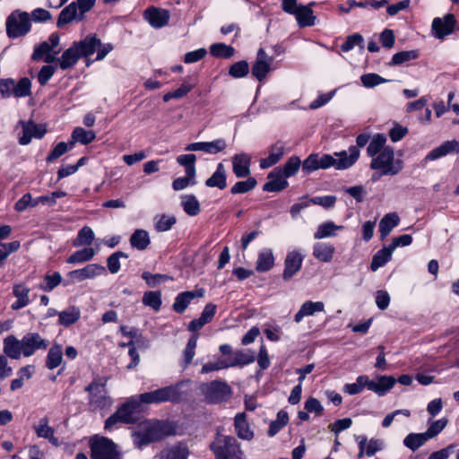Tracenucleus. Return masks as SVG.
I'll use <instances>...</instances> for the list:
<instances>
[{"label":"nucleus","mask_w":459,"mask_h":459,"mask_svg":"<svg viewBox=\"0 0 459 459\" xmlns=\"http://www.w3.org/2000/svg\"><path fill=\"white\" fill-rule=\"evenodd\" d=\"M343 226L336 225L333 221H326L320 224L317 227L316 231L314 234L315 239H322L325 238H331L336 236V230H342Z\"/></svg>","instance_id":"obj_41"},{"label":"nucleus","mask_w":459,"mask_h":459,"mask_svg":"<svg viewBox=\"0 0 459 459\" xmlns=\"http://www.w3.org/2000/svg\"><path fill=\"white\" fill-rule=\"evenodd\" d=\"M143 303L159 311L161 307V293L160 291H148L145 292L143 298Z\"/></svg>","instance_id":"obj_58"},{"label":"nucleus","mask_w":459,"mask_h":459,"mask_svg":"<svg viewBox=\"0 0 459 459\" xmlns=\"http://www.w3.org/2000/svg\"><path fill=\"white\" fill-rule=\"evenodd\" d=\"M31 94V82L28 77H23L14 82L13 95L16 98H24Z\"/></svg>","instance_id":"obj_54"},{"label":"nucleus","mask_w":459,"mask_h":459,"mask_svg":"<svg viewBox=\"0 0 459 459\" xmlns=\"http://www.w3.org/2000/svg\"><path fill=\"white\" fill-rule=\"evenodd\" d=\"M81 317V311L78 307L73 306L59 313V324L64 326H69L76 323Z\"/></svg>","instance_id":"obj_44"},{"label":"nucleus","mask_w":459,"mask_h":459,"mask_svg":"<svg viewBox=\"0 0 459 459\" xmlns=\"http://www.w3.org/2000/svg\"><path fill=\"white\" fill-rule=\"evenodd\" d=\"M107 383V377H99L85 386L84 391L89 394V406L91 411H102L111 407L113 400L108 394Z\"/></svg>","instance_id":"obj_3"},{"label":"nucleus","mask_w":459,"mask_h":459,"mask_svg":"<svg viewBox=\"0 0 459 459\" xmlns=\"http://www.w3.org/2000/svg\"><path fill=\"white\" fill-rule=\"evenodd\" d=\"M187 455L188 450L186 446L180 444L163 450L160 453V459H186Z\"/></svg>","instance_id":"obj_51"},{"label":"nucleus","mask_w":459,"mask_h":459,"mask_svg":"<svg viewBox=\"0 0 459 459\" xmlns=\"http://www.w3.org/2000/svg\"><path fill=\"white\" fill-rule=\"evenodd\" d=\"M427 441H429V438L424 432L410 433L403 439V445L411 451H415L422 446Z\"/></svg>","instance_id":"obj_48"},{"label":"nucleus","mask_w":459,"mask_h":459,"mask_svg":"<svg viewBox=\"0 0 459 459\" xmlns=\"http://www.w3.org/2000/svg\"><path fill=\"white\" fill-rule=\"evenodd\" d=\"M30 18L27 12L13 11L6 20V33L9 38L16 39L30 30Z\"/></svg>","instance_id":"obj_9"},{"label":"nucleus","mask_w":459,"mask_h":459,"mask_svg":"<svg viewBox=\"0 0 459 459\" xmlns=\"http://www.w3.org/2000/svg\"><path fill=\"white\" fill-rule=\"evenodd\" d=\"M333 156L330 154H324L323 156L318 155L319 169H328L334 167L337 169H346L351 167L359 157V150L355 146L349 148V154L346 151L341 152H334Z\"/></svg>","instance_id":"obj_5"},{"label":"nucleus","mask_w":459,"mask_h":459,"mask_svg":"<svg viewBox=\"0 0 459 459\" xmlns=\"http://www.w3.org/2000/svg\"><path fill=\"white\" fill-rule=\"evenodd\" d=\"M22 135L19 136V143L22 145L29 144L32 138L41 139L47 132L44 126L31 121L22 122Z\"/></svg>","instance_id":"obj_16"},{"label":"nucleus","mask_w":459,"mask_h":459,"mask_svg":"<svg viewBox=\"0 0 459 459\" xmlns=\"http://www.w3.org/2000/svg\"><path fill=\"white\" fill-rule=\"evenodd\" d=\"M335 253L333 245L325 242H317L313 246V255L316 259L323 263H329Z\"/></svg>","instance_id":"obj_31"},{"label":"nucleus","mask_w":459,"mask_h":459,"mask_svg":"<svg viewBox=\"0 0 459 459\" xmlns=\"http://www.w3.org/2000/svg\"><path fill=\"white\" fill-rule=\"evenodd\" d=\"M229 368L230 367L228 359L219 358L216 361L204 364L201 368V374H208L212 371H219Z\"/></svg>","instance_id":"obj_60"},{"label":"nucleus","mask_w":459,"mask_h":459,"mask_svg":"<svg viewBox=\"0 0 459 459\" xmlns=\"http://www.w3.org/2000/svg\"><path fill=\"white\" fill-rule=\"evenodd\" d=\"M451 153H459V142L456 140L446 141L434 148L426 155L424 160H435Z\"/></svg>","instance_id":"obj_21"},{"label":"nucleus","mask_w":459,"mask_h":459,"mask_svg":"<svg viewBox=\"0 0 459 459\" xmlns=\"http://www.w3.org/2000/svg\"><path fill=\"white\" fill-rule=\"evenodd\" d=\"M169 435L168 425L160 420L142 422L132 433L134 445L142 449L143 446L161 440Z\"/></svg>","instance_id":"obj_1"},{"label":"nucleus","mask_w":459,"mask_h":459,"mask_svg":"<svg viewBox=\"0 0 459 459\" xmlns=\"http://www.w3.org/2000/svg\"><path fill=\"white\" fill-rule=\"evenodd\" d=\"M210 53L214 57L228 59L234 56L235 49L224 43H214L210 46Z\"/></svg>","instance_id":"obj_49"},{"label":"nucleus","mask_w":459,"mask_h":459,"mask_svg":"<svg viewBox=\"0 0 459 459\" xmlns=\"http://www.w3.org/2000/svg\"><path fill=\"white\" fill-rule=\"evenodd\" d=\"M204 295V290L203 289L194 290V291H184L178 294L175 299V301L172 305V307L175 312L178 314H182L191 301L195 298H203Z\"/></svg>","instance_id":"obj_23"},{"label":"nucleus","mask_w":459,"mask_h":459,"mask_svg":"<svg viewBox=\"0 0 459 459\" xmlns=\"http://www.w3.org/2000/svg\"><path fill=\"white\" fill-rule=\"evenodd\" d=\"M130 245L138 249V250H144L147 248V247L150 244V238L149 234L144 230H136L131 236L130 239Z\"/></svg>","instance_id":"obj_43"},{"label":"nucleus","mask_w":459,"mask_h":459,"mask_svg":"<svg viewBox=\"0 0 459 459\" xmlns=\"http://www.w3.org/2000/svg\"><path fill=\"white\" fill-rule=\"evenodd\" d=\"M74 149V143L70 141L68 143L60 142L58 143L52 152L49 153V155L47 157V161L51 162L59 157H61L63 154H65L66 152L71 151Z\"/></svg>","instance_id":"obj_59"},{"label":"nucleus","mask_w":459,"mask_h":459,"mask_svg":"<svg viewBox=\"0 0 459 459\" xmlns=\"http://www.w3.org/2000/svg\"><path fill=\"white\" fill-rule=\"evenodd\" d=\"M216 459H242V451L234 437L218 436L211 444Z\"/></svg>","instance_id":"obj_7"},{"label":"nucleus","mask_w":459,"mask_h":459,"mask_svg":"<svg viewBox=\"0 0 459 459\" xmlns=\"http://www.w3.org/2000/svg\"><path fill=\"white\" fill-rule=\"evenodd\" d=\"M91 459H123L118 446L106 437L94 436L90 440Z\"/></svg>","instance_id":"obj_6"},{"label":"nucleus","mask_w":459,"mask_h":459,"mask_svg":"<svg viewBox=\"0 0 459 459\" xmlns=\"http://www.w3.org/2000/svg\"><path fill=\"white\" fill-rule=\"evenodd\" d=\"M393 255L392 249L388 247H384L380 250H378L373 256L370 269L373 272H376L380 267L384 266L388 261L391 260Z\"/></svg>","instance_id":"obj_40"},{"label":"nucleus","mask_w":459,"mask_h":459,"mask_svg":"<svg viewBox=\"0 0 459 459\" xmlns=\"http://www.w3.org/2000/svg\"><path fill=\"white\" fill-rule=\"evenodd\" d=\"M283 154L284 145L281 143H276L271 146L268 157L260 160V168L264 169L275 165Z\"/></svg>","instance_id":"obj_32"},{"label":"nucleus","mask_w":459,"mask_h":459,"mask_svg":"<svg viewBox=\"0 0 459 459\" xmlns=\"http://www.w3.org/2000/svg\"><path fill=\"white\" fill-rule=\"evenodd\" d=\"M61 282L64 283L60 273L56 272L53 274H47L44 278V284L40 286L41 290L47 292L52 291Z\"/></svg>","instance_id":"obj_63"},{"label":"nucleus","mask_w":459,"mask_h":459,"mask_svg":"<svg viewBox=\"0 0 459 459\" xmlns=\"http://www.w3.org/2000/svg\"><path fill=\"white\" fill-rule=\"evenodd\" d=\"M95 254L96 252L92 247H85L73 253L66 259V263L72 264L85 263L91 261L94 257Z\"/></svg>","instance_id":"obj_46"},{"label":"nucleus","mask_w":459,"mask_h":459,"mask_svg":"<svg viewBox=\"0 0 459 459\" xmlns=\"http://www.w3.org/2000/svg\"><path fill=\"white\" fill-rule=\"evenodd\" d=\"M370 168L380 170L381 176H394L403 169V162L400 159H395L394 148L387 146L372 158Z\"/></svg>","instance_id":"obj_4"},{"label":"nucleus","mask_w":459,"mask_h":459,"mask_svg":"<svg viewBox=\"0 0 459 459\" xmlns=\"http://www.w3.org/2000/svg\"><path fill=\"white\" fill-rule=\"evenodd\" d=\"M419 52L418 50H406L395 53L392 60L389 62V65H400L403 63L414 60L418 58Z\"/></svg>","instance_id":"obj_56"},{"label":"nucleus","mask_w":459,"mask_h":459,"mask_svg":"<svg viewBox=\"0 0 459 459\" xmlns=\"http://www.w3.org/2000/svg\"><path fill=\"white\" fill-rule=\"evenodd\" d=\"M274 264V256L270 248L262 250L257 257L255 269L260 273L268 272Z\"/></svg>","instance_id":"obj_38"},{"label":"nucleus","mask_w":459,"mask_h":459,"mask_svg":"<svg viewBox=\"0 0 459 459\" xmlns=\"http://www.w3.org/2000/svg\"><path fill=\"white\" fill-rule=\"evenodd\" d=\"M195 154H182L177 158V162L185 168L186 175L189 177H195Z\"/></svg>","instance_id":"obj_53"},{"label":"nucleus","mask_w":459,"mask_h":459,"mask_svg":"<svg viewBox=\"0 0 459 459\" xmlns=\"http://www.w3.org/2000/svg\"><path fill=\"white\" fill-rule=\"evenodd\" d=\"M455 23V16L447 13L444 18H435L432 22V30L438 39H443L452 33Z\"/></svg>","instance_id":"obj_20"},{"label":"nucleus","mask_w":459,"mask_h":459,"mask_svg":"<svg viewBox=\"0 0 459 459\" xmlns=\"http://www.w3.org/2000/svg\"><path fill=\"white\" fill-rule=\"evenodd\" d=\"M96 138V134L91 130H85L82 127H75L71 135V143H74V146L76 143H80L82 144H89L94 141Z\"/></svg>","instance_id":"obj_39"},{"label":"nucleus","mask_w":459,"mask_h":459,"mask_svg":"<svg viewBox=\"0 0 459 459\" xmlns=\"http://www.w3.org/2000/svg\"><path fill=\"white\" fill-rule=\"evenodd\" d=\"M386 143V137L383 134H377L370 140L368 146L367 148V153L369 157L374 158L376 155L379 154L383 149H385Z\"/></svg>","instance_id":"obj_45"},{"label":"nucleus","mask_w":459,"mask_h":459,"mask_svg":"<svg viewBox=\"0 0 459 459\" xmlns=\"http://www.w3.org/2000/svg\"><path fill=\"white\" fill-rule=\"evenodd\" d=\"M120 416L124 420V424H133L138 420V413L140 411L139 401L133 396L124 403L117 409Z\"/></svg>","instance_id":"obj_17"},{"label":"nucleus","mask_w":459,"mask_h":459,"mask_svg":"<svg viewBox=\"0 0 459 459\" xmlns=\"http://www.w3.org/2000/svg\"><path fill=\"white\" fill-rule=\"evenodd\" d=\"M325 312V304L322 301H305L294 316V321L300 323L305 316H311L316 313Z\"/></svg>","instance_id":"obj_26"},{"label":"nucleus","mask_w":459,"mask_h":459,"mask_svg":"<svg viewBox=\"0 0 459 459\" xmlns=\"http://www.w3.org/2000/svg\"><path fill=\"white\" fill-rule=\"evenodd\" d=\"M106 272V268L99 264H88L82 268L70 271L67 280L64 281V286L82 282L85 280L94 279Z\"/></svg>","instance_id":"obj_11"},{"label":"nucleus","mask_w":459,"mask_h":459,"mask_svg":"<svg viewBox=\"0 0 459 459\" xmlns=\"http://www.w3.org/2000/svg\"><path fill=\"white\" fill-rule=\"evenodd\" d=\"M188 383L189 380L180 381L175 385L158 388L152 392H146L134 397L137 399V401H139L140 406L141 403L151 404L166 402L177 403L179 402L184 395L182 387Z\"/></svg>","instance_id":"obj_2"},{"label":"nucleus","mask_w":459,"mask_h":459,"mask_svg":"<svg viewBox=\"0 0 459 459\" xmlns=\"http://www.w3.org/2000/svg\"><path fill=\"white\" fill-rule=\"evenodd\" d=\"M94 238L95 235L91 228L84 226L78 231L77 237L73 241V246H90L92 243Z\"/></svg>","instance_id":"obj_52"},{"label":"nucleus","mask_w":459,"mask_h":459,"mask_svg":"<svg viewBox=\"0 0 459 459\" xmlns=\"http://www.w3.org/2000/svg\"><path fill=\"white\" fill-rule=\"evenodd\" d=\"M143 18L152 28L160 29L168 24L170 14L166 9L150 6L143 12Z\"/></svg>","instance_id":"obj_14"},{"label":"nucleus","mask_w":459,"mask_h":459,"mask_svg":"<svg viewBox=\"0 0 459 459\" xmlns=\"http://www.w3.org/2000/svg\"><path fill=\"white\" fill-rule=\"evenodd\" d=\"M198 335L194 334L188 340L186 346L183 351V368H186L193 361L195 355V348L197 346Z\"/></svg>","instance_id":"obj_50"},{"label":"nucleus","mask_w":459,"mask_h":459,"mask_svg":"<svg viewBox=\"0 0 459 459\" xmlns=\"http://www.w3.org/2000/svg\"><path fill=\"white\" fill-rule=\"evenodd\" d=\"M312 5H314V3H310L308 5H300L294 13L299 27H308L315 24L316 18L311 9Z\"/></svg>","instance_id":"obj_34"},{"label":"nucleus","mask_w":459,"mask_h":459,"mask_svg":"<svg viewBox=\"0 0 459 459\" xmlns=\"http://www.w3.org/2000/svg\"><path fill=\"white\" fill-rule=\"evenodd\" d=\"M249 72L248 63L245 60L231 65L229 68V74L233 78H243Z\"/></svg>","instance_id":"obj_61"},{"label":"nucleus","mask_w":459,"mask_h":459,"mask_svg":"<svg viewBox=\"0 0 459 459\" xmlns=\"http://www.w3.org/2000/svg\"><path fill=\"white\" fill-rule=\"evenodd\" d=\"M13 293L17 298V300L12 304V309H21L30 303V289L24 284L14 285L13 289Z\"/></svg>","instance_id":"obj_35"},{"label":"nucleus","mask_w":459,"mask_h":459,"mask_svg":"<svg viewBox=\"0 0 459 459\" xmlns=\"http://www.w3.org/2000/svg\"><path fill=\"white\" fill-rule=\"evenodd\" d=\"M303 259L304 255L299 250H292L287 253L282 273L284 281L291 279L301 269Z\"/></svg>","instance_id":"obj_13"},{"label":"nucleus","mask_w":459,"mask_h":459,"mask_svg":"<svg viewBox=\"0 0 459 459\" xmlns=\"http://www.w3.org/2000/svg\"><path fill=\"white\" fill-rule=\"evenodd\" d=\"M63 359V352L61 345L56 344L52 346L48 352L46 367L48 369H54L57 368Z\"/></svg>","instance_id":"obj_47"},{"label":"nucleus","mask_w":459,"mask_h":459,"mask_svg":"<svg viewBox=\"0 0 459 459\" xmlns=\"http://www.w3.org/2000/svg\"><path fill=\"white\" fill-rule=\"evenodd\" d=\"M22 347V339L18 340L14 335H8L4 339L3 351L10 359H21L23 355V348Z\"/></svg>","instance_id":"obj_25"},{"label":"nucleus","mask_w":459,"mask_h":459,"mask_svg":"<svg viewBox=\"0 0 459 459\" xmlns=\"http://www.w3.org/2000/svg\"><path fill=\"white\" fill-rule=\"evenodd\" d=\"M120 258H128V255L123 251H117L107 259V266L111 273H117L120 270Z\"/></svg>","instance_id":"obj_62"},{"label":"nucleus","mask_w":459,"mask_h":459,"mask_svg":"<svg viewBox=\"0 0 459 459\" xmlns=\"http://www.w3.org/2000/svg\"><path fill=\"white\" fill-rule=\"evenodd\" d=\"M60 42V37L57 33H52L48 40L35 46L31 58L34 61L43 60L47 64L54 63L59 49H56Z\"/></svg>","instance_id":"obj_10"},{"label":"nucleus","mask_w":459,"mask_h":459,"mask_svg":"<svg viewBox=\"0 0 459 459\" xmlns=\"http://www.w3.org/2000/svg\"><path fill=\"white\" fill-rule=\"evenodd\" d=\"M399 216L395 212L385 214L379 222V232L382 239L385 238L392 230L399 223Z\"/></svg>","instance_id":"obj_36"},{"label":"nucleus","mask_w":459,"mask_h":459,"mask_svg":"<svg viewBox=\"0 0 459 459\" xmlns=\"http://www.w3.org/2000/svg\"><path fill=\"white\" fill-rule=\"evenodd\" d=\"M252 157L247 152L237 153L232 157V169L238 178L248 177L251 173Z\"/></svg>","instance_id":"obj_19"},{"label":"nucleus","mask_w":459,"mask_h":459,"mask_svg":"<svg viewBox=\"0 0 459 459\" xmlns=\"http://www.w3.org/2000/svg\"><path fill=\"white\" fill-rule=\"evenodd\" d=\"M79 16L80 13L76 9L75 3H71L61 11L56 22V26L62 28L74 20L79 21Z\"/></svg>","instance_id":"obj_37"},{"label":"nucleus","mask_w":459,"mask_h":459,"mask_svg":"<svg viewBox=\"0 0 459 459\" xmlns=\"http://www.w3.org/2000/svg\"><path fill=\"white\" fill-rule=\"evenodd\" d=\"M289 421L288 413L284 411H280L277 413V417L275 420H273L269 426L268 436L273 437L275 436L284 426L287 425Z\"/></svg>","instance_id":"obj_55"},{"label":"nucleus","mask_w":459,"mask_h":459,"mask_svg":"<svg viewBox=\"0 0 459 459\" xmlns=\"http://www.w3.org/2000/svg\"><path fill=\"white\" fill-rule=\"evenodd\" d=\"M257 185V181L255 178L249 177L245 181L237 182L230 189V193L233 195L245 194L253 190Z\"/></svg>","instance_id":"obj_57"},{"label":"nucleus","mask_w":459,"mask_h":459,"mask_svg":"<svg viewBox=\"0 0 459 459\" xmlns=\"http://www.w3.org/2000/svg\"><path fill=\"white\" fill-rule=\"evenodd\" d=\"M227 174L222 163L217 165L214 173L206 179L205 186L208 187H218L222 190L227 186Z\"/></svg>","instance_id":"obj_33"},{"label":"nucleus","mask_w":459,"mask_h":459,"mask_svg":"<svg viewBox=\"0 0 459 459\" xmlns=\"http://www.w3.org/2000/svg\"><path fill=\"white\" fill-rule=\"evenodd\" d=\"M23 356L30 357L37 351H45L49 345V341L41 337L39 333H28L22 338Z\"/></svg>","instance_id":"obj_12"},{"label":"nucleus","mask_w":459,"mask_h":459,"mask_svg":"<svg viewBox=\"0 0 459 459\" xmlns=\"http://www.w3.org/2000/svg\"><path fill=\"white\" fill-rule=\"evenodd\" d=\"M300 165L301 161L299 158L297 156H292L287 160L284 166L281 168V172L284 174L286 178H290L298 172Z\"/></svg>","instance_id":"obj_64"},{"label":"nucleus","mask_w":459,"mask_h":459,"mask_svg":"<svg viewBox=\"0 0 459 459\" xmlns=\"http://www.w3.org/2000/svg\"><path fill=\"white\" fill-rule=\"evenodd\" d=\"M37 436L48 439L49 442L55 446L58 445V439L54 436L55 430L48 425V419L47 417L41 418L37 424L33 427Z\"/></svg>","instance_id":"obj_30"},{"label":"nucleus","mask_w":459,"mask_h":459,"mask_svg":"<svg viewBox=\"0 0 459 459\" xmlns=\"http://www.w3.org/2000/svg\"><path fill=\"white\" fill-rule=\"evenodd\" d=\"M284 174L281 172V168L274 169L268 175V181L264 185L263 190L266 192H280L288 186Z\"/></svg>","instance_id":"obj_22"},{"label":"nucleus","mask_w":459,"mask_h":459,"mask_svg":"<svg viewBox=\"0 0 459 459\" xmlns=\"http://www.w3.org/2000/svg\"><path fill=\"white\" fill-rule=\"evenodd\" d=\"M73 44L76 47L82 57H87L101 46V40L95 35H88L82 40L75 41Z\"/></svg>","instance_id":"obj_24"},{"label":"nucleus","mask_w":459,"mask_h":459,"mask_svg":"<svg viewBox=\"0 0 459 459\" xmlns=\"http://www.w3.org/2000/svg\"><path fill=\"white\" fill-rule=\"evenodd\" d=\"M273 57L268 56L263 48L257 52V57L252 66V74L259 81H263L268 72L273 62Z\"/></svg>","instance_id":"obj_18"},{"label":"nucleus","mask_w":459,"mask_h":459,"mask_svg":"<svg viewBox=\"0 0 459 459\" xmlns=\"http://www.w3.org/2000/svg\"><path fill=\"white\" fill-rule=\"evenodd\" d=\"M226 147V141L224 139L220 138L212 142L192 143L186 145L185 150L187 152H204L209 154H217L224 151Z\"/></svg>","instance_id":"obj_15"},{"label":"nucleus","mask_w":459,"mask_h":459,"mask_svg":"<svg viewBox=\"0 0 459 459\" xmlns=\"http://www.w3.org/2000/svg\"><path fill=\"white\" fill-rule=\"evenodd\" d=\"M234 426L236 433L239 438L245 440H251L253 438L254 433L250 429L249 424L247 421L245 412H239L235 416Z\"/></svg>","instance_id":"obj_29"},{"label":"nucleus","mask_w":459,"mask_h":459,"mask_svg":"<svg viewBox=\"0 0 459 459\" xmlns=\"http://www.w3.org/2000/svg\"><path fill=\"white\" fill-rule=\"evenodd\" d=\"M199 389L209 403H221L231 395V387L222 380L204 383Z\"/></svg>","instance_id":"obj_8"},{"label":"nucleus","mask_w":459,"mask_h":459,"mask_svg":"<svg viewBox=\"0 0 459 459\" xmlns=\"http://www.w3.org/2000/svg\"><path fill=\"white\" fill-rule=\"evenodd\" d=\"M232 355V358L228 359L230 368H243L255 360V354L251 350H237Z\"/></svg>","instance_id":"obj_28"},{"label":"nucleus","mask_w":459,"mask_h":459,"mask_svg":"<svg viewBox=\"0 0 459 459\" xmlns=\"http://www.w3.org/2000/svg\"><path fill=\"white\" fill-rule=\"evenodd\" d=\"M81 57L76 47L73 44L63 52L60 57H56L55 62L62 70H67L73 68Z\"/></svg>","instance_id":"obj_27"},{"label":"nucleus","mask_w":459,"mask_h":459,"mask_svg":"<svg viewBox=\"0 0 459 459\" xmlns=\"http://www.w3.org/2000/svg\"><path fill=\"white\" fill-rule=\"evenodd\" d=\"M180 204L184 212L189 216H195L201 211L200 204L194 195H182Z\"/></svg>","instance_id":"obj_42"}]
</instances>
